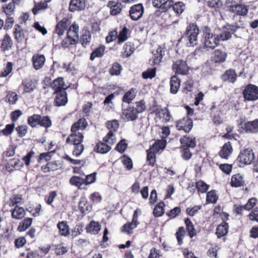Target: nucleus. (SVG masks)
Returning a JSON list of instances; mask_svg holds the SVG:
<instances>
[{"instance_id":"obj_1","label":"nucleus","mask_w":258,"mask_h":258,"mask_svg":"<svg viewBox=\"0 0 258 258\" xmlns=\"http://www.w3.org/2000/svg\"><path fill=\"white\" fill-rule=\"evenodd\" d=\"M134 105H129L122 109V118L126 121H134L138 117V114L143 113L146 109V102L144 99L137 101Z\"/></svg>"},{"instance_id":"obj_2","label":"nucleus","mask_w":258,"mask_h":258,"mask_svg":"<svg viewBox=\"0 0 258 258\" xmlns=\"http://www.w3.org/2000/svg\"><path fill=\"white\" fill-rule=\"evenodd\" d=\"M84 135L79 132H71L66 139V143L74 146L73 154L76 157L80 156L84 150V146L83 145Z\"/></svg>"},{"instance_id":"obj_3","label":"nucleus","mask_w":258,"mask_h":258,"mask_svg":"<svg viewBox=\"0 0 258 258\" xmlns=\"http://www.w3.org/2000/svg\"><path fill=\"white\" fill-rule=\"evenodd\" d=\"M79 26L75 22L69 27L66 37L62 40L61 46L63 48L72 47L78 43Z\"/></svg>"},{"instance_id":"obj_4","label":"nucleus","mask_w":258,"mask_h":258,"mask_svg":"<svg viewBox=\"0 0 258 258\" xmlns=\"http://www.w3.org/2000/svg\"><path fill=\"white\" fill-rule=\"evenodd\" d=\"M27 123L32 128L40 126L47 129L51 126L52 121L48 115H41L38 114H33L28 116Z\"/></svg>"},{"instance_id":"obj_5","label":"nucleus","mask_w":258,"mask_h":258,"mask_svg":"<svg viewBox=\"0 0 258 258\" xmlns=\"http://www.w3.org/2000/svg\"><path fill=\"white\" fill-rule=\"evenodd\" d=\"M200 29L196 23H189L186 27L182 38L184 39L189 44V46H194L198 44V37Z\"/></svg>"},{"instance_id":"obj_6","label":"nucleus","mask_w":258,"mask_h":258,"mask_svg":"<svg viewBox=\"0 0 258 258\" xmlns=\"http://www.w3.org/2000/svg\"><path fill=\"white\" fill-rule=\"evenodd\" d=\"M228 8L234 15L244 17L248 14L249 6L245 5L243 0H227Z\"/></svg>"},{"instance_id":"obj_7","label":"nucleus","mask_w":258,"mask_h":258,"mask_svg":"<svg viewBox=\"0 0 258 258\" xmlns=\"http://www.w3.org/2000/svg\"><path fill=\"white\" fill-rule=\"evenodd\" d=\"M202 30L205 46L207 48L214 49L219 44L218 35L213 34L211 32V28L207 26L202 27Z\"/></svg>"},{"instance_id":"obj_8","label":"nucleus","mask_w":258,"mask_h":258,"mask_svg":"<svg viewBox=\"0 0 258 258\" xmlns=\"http://www.w3.org/2000/svg\"><path fill=\"white\" fill-rule=\"evenodd\" d=\"M242 94L245 101H256L258 100V86L248 84L244 87Z\"/></svg>"},{"instance_id":"obj_9","label":"nucleus","mask_w":258,"mask_h":258,"mask_svg":"<svg viewBox=\"0 0 258 258\" xmlns=\"http://www.w3.org/2000/svg\"><path fill=\"white\" fill-rule=\"evenodd\" d=\"M255 155L250 148L244 149L240 152L237 161L242 165H250L254 162Z\"/></svg>"},{"instance_id":"obj_10","label":"nucleus","mask_w":258,"mask_h":258,"mask_svg":"<svg viewBox=\"0 0 258 258\" xmlns=\"http://www.w3.org/2000/svg\"><path fill=\"white\" fill-rule=\"evenodd\" d=\"M172 71L175 75H179L182 76L187 75L189 74V67L186 60L179 59L173 61L171 66Z\"/></svg>"},{"instance_id":"obj_11","label":"nucleus","mask_w":258,"mask_h":258,"mask_svg":"<svg viewBox=\"0 0 258 258\" xmlns=\"http://www.w3.org/2000/svg\"><path fill=\"white\" fill-rule=\"evenodd\" d=\"M194 126L192 119L188 116H184L175 122V127L177 131H182L188 134L192 130Z\"/></svg>"},{"instance_id":"obj_12","label":"nucleus","mask_w":258,"mask_h":258,"mask_svg":"<svg viewBox=\"0 0 258 258\" xmlns=\"http://www.w3.org/2000/svg\"><path fill=\"white\" fill-rule=\"evenodd\" d=\"M152 6L156 10L154 11L153 15L156 18L161 16L163 13L167 12L168 4H170V0H151Z\"/></svg>"},{"instance_id":"obj_13","label":"nucleus","mask_w":258,"mask_h":258,"mask_svg":"<svg viewBox=\"0 0 258 258\" xmlns=\"http://www.w3.org/2000/svg\"><path fill=\"white\" fill-rule=\"evenodd\" d=\"M239 27L237 25H227L222 27L221 33L218 35L219 41H226L231 38L232 34H234Z\"/></svg>"},{"instance_id":"obj_14","label":"nucleus","mask_w":258,"mask_h":258,"mask_svg":"<svg viewBox=\"0 0 258 258\" xmlns=\"http://www.w3.org/2000/svg\"><path fill=\"white\" fill-rule=\"evenodd\" d=\"M210 116L212 117L213 123L215 125H219L223 123V119L221 116V108L220 105H217L216 102H213L210 107Z\"/></svg>"},{"instance_id":"obj_15","label":"nucleus","mask_w":258,"mask_h":258,"mask_svg":"<svg viewBox=\"0 0 258 258\" xmlns=\"http://www.w3.org/2000/svg\"><path fill=\"white\" fill-rule=\"evenodd\" d=\"M144 12L143 5L141 3L132 6L129 11V15L131 19L134 21L139 20Z\"/></svg>"},{"instance_id":"obj_16","label":"nucleus","mask_w":258,"mask_h":258,"mask_svg":"<svg viewBox=\"0 0 258 258\" xmlns=\"http://www.w3.org/2000/svg\"><path fill=\"white\" fill-rule=\"evenodd\" d=\"M227 57V53L220 49L215 50L211 57V61L215 64H220L224 63Z\"/></svg>"},{"instance_id":"obj_17","label":"nucleus","mask_w":258,"mask_h":258,"mask_svg":"<svg viewBox=\"0 0 258 258\" xmlns=\"http://www.w3.org/2000/svg\"><path fill=\"white\" fill-rule=\"evenodd\" d=\"M38 81L34 79H24L21 84L23 88V94L30 93L32 92L37 87Z\"/></svg>"},{"instance_id":"obj_18","label":"nucleus","mask_w":258,"mask_h":258,"mask_svg":"<svg viewBox=\"0 0 258 258\" xmlns=\"http://www.w3.org/2000/svg\"><path fill=\"white\" fill-rule=\"evenodd\" d=\"M27 31L23 29L19 24H16L14 26L13 34L15 39L18 43H22L24 41L27 40L26 33Z\"/></svg>"},{"instance_id":"obj_19","label":"nucleus","mask_w":258,"mask_h":258,"mask_svg":"<svg viewBox=\"0 0 258 258\" xmlns=\"http://www.w3.org/2000/svg\"><path fill=\"white\" fill-rule=\"evenodd\" d=\"M170 4H168L167 12L172 8L176 16H180L185 10V4L181 1L174 2V0H170Z\"/></svg>"},{"instance_id":"obj_20","label":"nucleus","mask_w":258,"mask_h":258,"mask_svg":"<svg viewBox=\"0 0 258 258\" xmlns=\"http://www.w3.org/2000/svg\"><path fill=\"white\" fill-rule=\"evenodd\" d=\"M62 166L60 162L58 160L50 161L46 164L41 167V171L43 173L54 172L61 170Z\"/></svg>"},{"instance_id":"obj_21","label":"nucleus","mask_w":258,"mask_h":258,"mask_svg":"<svg viewBox=\"0 0 258 258\" xmlns=\"http://www.w3.org/2000/svg\"><path fill=\"white\" fill-rule=\"evenodd\" d=\"M67 90L53 92V94L55 95L54 104L56 106H61L65 105L68 101V94L66 92Z\"/></svg>"},{"instance_id":"obj_22","label":"nucleus","mask_w":258,"mask_h":258,"mask_svg":"<svg viewBox=\"0 0 258 258\" xmlns=\"http://www.w3.org/2000/svg\"><path fill=\"white\" fill-rule=\"evenodd\" d=\"M221 79L224 82L234 84L237 80V75L236 71L233 69L226 70L221 76Z\"/></svg>"},{"instance_id":"obj_23","label":"nucleus","mask_w":258,"mask_h":258,"mask_svg":"<svg viewBox=\"0 0 258 258\" xmlns=\"http://www.w3.org/2000/svg\"><path fill=\"white\" fill-rule=\"evenodd\" d=\"M233 151L232 143L228 141L225 143L221 148L218 155L222 159H228Z\"/></svg>"},{"instance_id":"obj_24","label":"nucleus","mask_w":258,"mask_h":258,"mask_svg":"<svg viewBox=\"0 0 258 258\" xmlns=\"http://www.w3.org/2000/svg\"><path fill=\"white\" fill-rule=\"evenodd\" d=\"M91 38L92 35L90 31L87 28H84L82 31L80 38H78V42H80L84 48H86L91 42Z\"/></svg>"},{"instance_id":"obj_25","label":"nucleus","mask_w":258,"mask_h":258,"mask_svg":"<svg viewBox=\"0 0 258 258\" xmlns=\"http://www.w3.org/2000/svg\"><path fill=\"white\" fill-rule=\"evenodd\" d=\"M152 65L159 66L165 55L164 48L159 45L157 48L152 51Z\"/></svg>"},{"instance_id":"obj_26","label":"nucleus","mask_w":258,"mask_h":258,"mask_svg":"<svg viewBox=\"0 0 258 258\" xmlns=\"http://www.w3.org/2000/svg\"><path fill=\"white\" fill-rule=\"evenodd\" d=\"M243 131L247 134H257L258 133V118L245 122L243 124Z\"/></svg>"},{"instance_id":"obj_27","label":"nucleus","mask_w":258,"mask_h":258,"mask_svg":"<svg viewBox=\"0 0 258 258\" xmlns=\"http://www.w3.org/2000/svg\"><path fill=\"white\" fill-rule=\"evenodd\" d=\"M50 87L53 90V92L67 90L69 88L66 86L63 77H59L54 79L50 84Z\"/></svg>"},{"instance_id":"obj_28","label":"nucleus","mask_w":258,"mask_h":258,"mask_svg":"<svg viewBox=\"0 0 258 258\" xmlns=\"http://www.w3.org/2000/svg\"><path fill=\"white\" fill-rule=\"evenodd\" d=\"M107 7L110 9V14L112 16H116L121 13L122 6L121 3L113 1H109Z\"/></svg>"},{"instance_id":"obj_29","label":"nucleus","mask_w":258,"mask_h":258,"mask_svg":"<svg viewBox=\"0 0 258 258\" xmlns=\"http://www.w3.org/2000/svg\"><path fill=\"white\" fill-rule=\"evenodd\" d=\"M181 146L194 149L196 147L197 141L195 137L185 135L182 136L179 140Z\"/></svg>"},{"instance_id":"obj_30","label":"nucleus","mask_w":258,"mask_h":258,"mask_svg":"<svg viewBox=\"0 0 258 258\" xmlns=\"http://www.w3.org/2000/svg\"><path fill=\"white\" fill-rule=\"evenodd\" d=\"M229 184L231 187L235 188L243 186L245 185L243 176L239 173L233 174L231 176Z\"/></svg>"},{"instance_id":"obj_31","label":"nucleus","mask_w":258,"mask_h":258,"mask_svg":"<svg viewBox=\"0 0 258 258\" xmlns=\"http://www.w3.org/2000/svg\"><path fill=\"white\" fill-rule=\"evenodd\" d=\"M32 61L34 68L36 70L41 69L45 62V57L43 54H35L32 58Z\"/></svg>"},{"instance_id":"obj_32","label":"nucleus","mask_w":258,"mask_h":258,"mask_svg":"<svg viewBox=\"0 0 258 258\" xmlns=\"http://www.w3.org/2000/svg\"><path fill=\"white\" fill-rule=\"evenodd\" d=\"M86 7L85 0H71L69 4V11L72 12L84 10Z\"/></svg>"},{"instance_id":"obj_33","label":"nucleus","mask_w":258,"mask_h":258,"mask_svg":"<svg viewBox=\"0 0 258 258\" xmlns=\"http://www.w3.org/2000/svg\"><path fill=\"white\" fill-rule=\"evenodd\" d=\"M57 228L60 236L68 237L70 235V228L67 221L58 222L57 224Z\"/></svg>"},{"instance_id":"obj_34","label":"nucleus","mask_w":258,"mask_h":258,"mask_svg":"<svg viewBox=\"0 0 258 258\" xmlns=\"http://www.w3.org/2000/svg\"><path fill=\"white\" fill-rule=\"evenodd\" d=\"M69 20L67 18H63L56 25L54 32L58 35L62 36L68 27Z\"/></svg>"},{"instance_id":"obj_35","label":"nucleus","mask_w":258,"mask_h":258,"mask_svg":"<svg viewBox=\"0 0 258 258\" xmlns=\"http://www.w3.org/2000/svg\"><path fill=\"white\" fill-rule=\"evenodd\" d=\"M88 125V123L86 118L84 117L81 118L72 125L71 132H78L79 130H84Z\"/></svg>"},{"instance_id":"obj_36","label":"nucleus","mask_w":258,"mask_h":258,"mask_svg":"<svg viewBox=\"0 0 258 258\" xmlns=\"http://www.w3.org/2000/svg\"><path fill=\"white\" fill-rule=\"evenodd\" d=\"M111 149V147L104 141H99L96 143L94 147V152L102 154L109 152Z\"/></svg>"},{"instance_id":"obj_37","label":"nucleus","mask_w":258,"mask_h":258,"mask_svg":"<svg viewBox=\"0 0 258 258\" xmlns=\"http://www.w3.org/2000/svg\"><path fill=\"white\" fill-rule=\"evenodd\" d=\"M138 93V90L135 88H132L126 92L122 98L123 102L130 104L136 98Z\"/></svg>"},{"instance_id":"obj_38","label":"nucleus","mask_w":258,"mask_h":258,"mask_svg":"<svg viewBox=\"0 0 258 258\" xmlns=\"http://www.w3.org/2000/svg\"><path fill=\"white\" fill-rule=\"evenodd\" d=\"M184 223L186 227L185 230L187 232L188 236L192 238L197 235L196 229L190 218L187 217L184 219Z\"/></svg>"},{"instance_id":"obj_39","label":"nucleus","mask_w":258,"mask_h":258,"mask_svg":"<svg viewBox=\"0 0 258 258\" xmlns=\"http://www.w3.org/2000/svg\"><path fill=\"white\" fill-rule=\"evenodd\" d=\"M229 224L227 222H222L218 225L216 229V235L218 238H220L227 235L229 230Z\"/></svg>"},{"instance_id":"obj_40","label":"nucleus","mask_w":258,"mask_h":258,"mask_svg":"<svg viewBox=\"0 0 258 258\" xmlns=\"http://www.w3.org/2000/svg\"><path fill=\"white\" fill-rule=\"evenodd\" d=\"M180 79L176 76L174 75L171 77L170 81V92L173 94L177 93L180 86Z\"/></svg>"},{"instance_id":"obj_41","label":"nucleus","mask_w":258,"mask_h":258,"mask_svg":"<svg viewBox=\"0 0 258 258\" xmlns=\"http://www.w3.org/2000/svg\"><path fill=\"white\" fill-rule=\"evenodd\" d=\"M11 216L13 219L20 220L23 219L26 214L24 209L16 205L15 208L11 210Z\"/></svg>"},{"instance_id":"obj_42","label":"nucleus","mask_w":258,"mask_h":258,"mask_svg":"<svg viewBox=\"0 0 258 258\" xmlns=\"http://www.w3.org/2000/svg\"><path fill=\"white\" fill-rule=\"evenodd\" d=\"M101 229L98 222L92 220L86 227V232L93 234H97Z\"/></svg>"},{"instance_id":"obj_43","label":"nucleus","mask_w":258,"mask_h":258,"mask_svg":"<svg viewBox=\"0 0 258 258\" xmlns=\"http://www.w3.org/2000/svg\"><path fill=\"white\" fill-rule=\"evenodd\" d=\"M55 152V150L48 151L40 153L37 157V161L38 163L41 164L44 162H49L51 160L53 154Z\"/></svg>"},{"instance_id":"obj_44","label":"nucleus","mask_w":258,"mask_h":258,"mask_svg":"<svg viewBox=\"0 0 258 258\" xmlns=\"http://www.w3.org/2000/svg\"><path fill=\"white\" fill-rule=\"evenodd\" d=\"M154 112L156 114H159V116L160 118H163V120L165 122H169L171 117V114L169 109L166 108L165 109H156Z\"/></svg>"},{"instance_id":"obj_45","label":"nucleus","mask_w":258,"mask_h":258,"mask_svg":"<svg viewBox=\"0 0 258 258\" xmlns=\"http://www.w3.org/2000/svg\"><path fill=\"white\" fill-rule=\"evenodd\" d=\"M13 41L8 34H6L2 40L1 48L2 50L5 51L9 50L12 46Z\"/></svg>"},{"instance_id":"obj_46","label":"nucleus","mask_w":258,"mask_h":258,"mask_svg":"<svg viewBox=\"0 0 258 258\" xmlns=\"http://www.w3.org/2000/svg\"><path fill=\"white\" fill-rule=\"evenodd\" d=\"M16 5L14 3H9L8 4L4 5L1 9V12L4 13L6 16H13L14 15Z\"/></svg>"},{"instance_id":"obj_47","label":"nucleus","mask_w":258,"mask_h":258,"mask_svg":"<svg viewBox=\"0 0 258 258\" xmlns=\"http://www.w3.org/2000/svg\"><path fill=\"white\" fill-rule=\"evenodd\" d=\"M195 186L199 195L206 193L210 188V185L203 180L196 181Z\"/></svg>"},{"instance_id":"obj_48","label":"nucleus","mask_w":258,"mask_h":258,"mask_svg":"<svg viewBox=\"0 0 258 258\" xmlns=\"http://www.w3.org/2000/svg\"><path fill=\"white\" fill-rule=\"evenodd\" d=\"M138 225L133 222H127L124 224L120 228V231L122 233H125L127 235H131L133 233V230L136 228Z\"/></svg>"},{"instance_id":"obj_49","label":"nucleus","mask_w":258,"mask_h":258,"mask_svg":"<svg viewBox=\"0 0 258 258\" xmlns=\"http://www.w3.org/2000/svg\"><path fill=\"white\" fill-rule=\"evenodd\" d=\"M79 208L82 213L87 214L92 210V206L86 199L82 198L79 203Z\"/></svg>"},{"instance_id":"obj_50","label":"nucleus","mask_w":258,"mask_h":258,"mask_svg":"<svg viewBox=\"0 0 258 258\" xmlns=\"http://www.w3.org/2000/svg\"><path fill=\"white\" fill-rule=\"evenodd\" d=\"M165 207V203L163 201H160L155 206L153 214L155 217H161L164 214V208Z\"/></svg>"},{"instance_id":"obj_51","label":"nucleus","mask_w":258,"mask_h":258,"mask_svg":"<svg viewBox=\"0 0 258 258\" xmlns=\"http://www.w3.org/2000/svg\"><path fill=\"white\" fill-rule=\"evenodd\" d=\"M194 149L185 147L180 145L179 147L180 153L182 158L185 161H188L191 159L193 154L191 150Z\"/></svg>"},{"instance_id":"obj_52","label":"nucleus","mask_w":258,"mask_h":258,"mask_svg":"<svg viewBox=\"0 0 258 258\" xmlns=\"http://www.w3.org/2000/svg\"><path fill=\"white\" fill-rule=\"evenodd\" d=\"M215 189L206 192V204H216L218 200V195Z\"/></svg>"},{"instance_id":"obj_53","label":"nucleus","mask_w":258,"mask_h":258,"mask_svg":"<svg viewBox=\"0 0 258 258\" xmlns=\"http://www.w3.org/2000/svg\"><path fill=\"white\" fill-rule=\"evenodd\" d=\"M32 218H26L22 220L19 224L17 230L19 232H23L30 227L32 223Z\"/></svg>"},{"instance_id":"obj_54","label":"nucleus","mask_w":258,"mask_h":258,"mask_svg":"<svg viewBox=\"0 0 258 258\" xmlns=\"http://www.w3.org/2000/svg\"><path fill=\"white\" fill-rule=\"evenodd\" d=\"M154 149L152 148H150L149 149L147 150V164L148 166L154 167L156 163V154L155 151L153 152Z\"/></svg>"},{"instance_id":"obj_55","label":"nucleus","mask_w":258,"mask_h":258,"mask_svg":"<svg viewBox=\"0 0 258 258\" xmlns=\"http://www.w3.org/2000/svg\"><path fill=\"white\" fill-rule=\"evenodd\" d=\"M185 235L186 230L184 227L183 226L179 227L175 233L178 245H181L183 244V240Z\"/></svg>"},{"instance_id":"obj_56","label":"nucleus","mask_w":258,"mask_h":258,"mask_svg":"<svg viewBox=\"0 0 258 258\" xmlns=\"http://www.w3.org/2000/svg\"><path fill=\"white\" fill-rule=\"evenodd\" d=\"M123 52L122 55L124 57L130 56L135 50L134 44L131 42L125 43L123 45Z\"/></svg>"},{"instance_id":"obj_57","label":"nucleus","mask_w":258,"mask_h":258,"mask_svg":"<svg viewBox=\"0 0 258 258\" xmlns=\"http://www.w3.org/2000/svg\"><path fill=\"white\" fill-rule=\"evenodd\" d=\"M13 63L12 62H8L5 67L0 72V77H11L12 75Z\"/></svg>"},{"instance_id":"obj_58","label":"nucleus","mask_w":258,"mask_h":258,"mask_svg":"<svg viewBox=\"0 0 258 258\" xmlns=\"http://www.w3.org/2000/svg\"><path fill=\"white\" fill-rule=\"evenodd\" d=\"M18 95L15 92L9 91L7 92L6 101L10 105L15 104L18 100Z\"/></svg>"},{"instance_id":"obj_59","label":"nucleus","mask_w":258,"mask_h":258,"mask_svg":"<svg viewBox=\"0 0 258 258\" xmlns=\"http://www.w3.org/2000/svg\"><path fill=\"white\" fill-rule=\"evenodd\" d=\"M72 185L75 186L79 189H82V186L84 184V178L79 176H73L69 180Z\"/></svg>"},{"instance_id":"obj_60","label":"nucleus","mask_w":258,"mask_h":258,"mask_svg":"<svg viewBox=\"0 0 258 258\" xmlns=\"http://www.w3.org/2000/svg\"><path fill=\"white\" fill-rule=\"evenodd\" d=\"M105 50V47L104 45H100L95 48L91 54L90 60H93L96 57H101L104 55Z\"/></svg>"},{"instance_id":"obj_61","label":"nucleus","mask_w":258,"mask_h":258,"mask_svg":"<svg viewBox=\"0 0 258 258\" xmlns=\"http://www.w3.org/2000/svg\"><path fill=\"white\" fill-rule=\"evenodd\" d=\"M129 31L130 29L125 26L122 29L117 35L118 44H121L125 42L128 39Z\"/></svg>"},{"instance_id":"obj_62","label":"nucleus","mask_w":258,"mask_h":258,"mask_svg":"<svg viewBox=\"0 0 258 258\" xmlns=\"http://www.w3.org/2000/svg\"><path fill=\"white\" fill-rule=\"evenodd\" d=\"M122 70V68L121 65L117 62H114L109 69V73L112 76H118L120 74Z\"/></svg>"},{"instance_id":"obj_63","label":"nucleus","mask_w":258,"mask_h":258,"mask_svg":"<svg viewBox=\"0 0 258 258\" xmlns=\"http://www.w3.org/2000/svg\"><path fill=\"white\" fill-rule=\"evenodd\" d=\"M48 3L44 1L39 3H35L32 12L34 15H37L40 11L44 10L48 8Z\"/></svg>"},{"instance_id":"obj_64","label":"nucleus","mask_w":258,"mask_h":258,"mask_svg":"<svg viewBox=\"0 0 258 258\" xmlns=\"http://www.w3.org/2000/svg\"><path fill=\"white\" fill-rule=\"evenodd\" d=\"M121 161L124 166L128 170H131L133 168V163L132 159L127 155L123 154L120 157Z\"/></svg>"}]
</instances>
